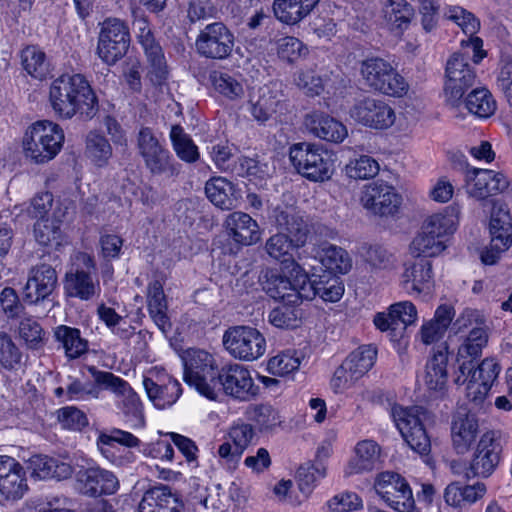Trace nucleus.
<instances>
[{
    "mask_svg": "<svg viewBox=\"0 0 512 512\" xmlns=\"http://www.w3.org/2000/svg\"><path fill=\"white\" fill-rule=\"evenodd\" d=\"M137 146L147 168L153 174H163L171 170V157L149 128H142L137 137Z\"/></svg>",
    "mask_w": 512,
    "mask_h": 512,
    "instance_id": "obj_22",
    "label": "nucleus"
},
{
    "mask_svg": "<svg viewBox=\"0 0 512 512\" xmlns=\"http://www.w3.org/2000/svg\"><path fill=\"white\" fill-rule=\"evenodd\" d=\"M226 232L236 243L252 245L261 237L257 222L244 212L230 213L224 222Z\"/></svg>",
    "mask_w": 512,
    "mask_h": 512,
    "instance_id": "obj_30",
    "label": "nucleus"
},
{
    "mask_svg": "<svg viewBox=\"0 0 512 512\" xmlns=\"http://www.w3.org/2000/svg\"><path fill=\"white\" fill-rule=\"evenodd\" d=\"M301 356L293 350H286L271 357L267 362V370L275 376H287L298 370Z\"/></svg>",
    "mask_w": 512,
    "mask_h": 512,
    "instance_id": "obj_49",
    "label": "nucleus"
},
{
    "mask_svg": "<svg viewBox=\"0 0 512 512\" xmlns=\"http://www.w3.org/2000/svg\"><path fill=\"white\" fill-rule=\"evenodd\" d=\"M133 29L135 30L148 58V76L152 82L159 84L167 75L162 49L157 43H155L146 19H136L133 23Z\"/></svg>",
    "mask_w": 512,
    "mask_h": 512,
    "instance_id": "obj_23",
    "label": "nucleus"
},
{
    "mask_svg": "<svg viewBox=\"0 0 512 512\" xmlns=\"http://www.w3.org/2000/svg\"><path fill=\"white\" fill-rule=\"evenodd\" d=\"M409 90V84L399 72L391 66L384 80L376 91L391 97H403Z\"/></svg>",
    "mask_w": 512,
    "mask_h": 512,
    "instance_id": "obj_59",
    "label": "nucleus"
},
{
    "mask_svg": "<svg viewBox=\"0 0 512 512\" xmlns=\"http://www.w3.org/2000/svg\"><path fill=\"white\" fill-rule=\"evenodd\" d=\"M490 244L481 253V260L488 265L495 264L501 254L512 245V226L489 230Z\"/></svg>",
    "mask_w": 512,
    "mask_h": 512,
    "instance_id": "obj_41",
    "label": "nucleus"
},
{
    "mask_svg": "<svg viewBox=\"0 0 512 512\" xmlns=\"http://www.w3.org/2000/svg\"><path fill=\"white\" fill-rule=\"evenodd\" d=\"M376 493L393 509L410 512L414 507L412 490L397 473L384 471L376 475L373 484Z\"/></svg>",
    "mask_w": 512,
    "mask_h": 512,
    "instance_id": "obj_14",
    "label": "nucleus"
},
{
    "mask_svg": "<svg viewBox=\"0 0 512 512\" xmlns=\"http://www.w3.org/2000/svg\"><path fill=\"white\" fill-rule=\"evenodd\" d=\"M384 462L381 445L373 439L358 441L351 452V456L343 468L345 477L371 473L380 468Z\"/></svg>",
    "mask_w": 512,
    "mask_h": 512,
    "instance_id": "obj_17",
    "label": "nucleus"
},
{
    "mask_svg": "<svg viewBox=\"0 0 512 512\" xmlns=\"http://www.w3.org/2000/svg\"><path fill=\"white\" fill-rule=\"evenodd\" d=\"M508 185L507 177L503 173L494 170L474 168L466 174L467 193L477 200H484L502 192Z\"/></svg>",
    "mask_w": 512,
    "mask_h": 512,
    "instance_id": "obj_21",
    "label": "nucleus"
},
{
    "mask_svg": "<svg viewBox=\"0 0 512 512\" xmlns=\"http://www.w3.org/2000/svg\"><path fill=\"white\" fill-rule=\"evenodd\" d=\"M295 84L309 96L320 95L324 90V82L313 69L299 70L295 76Z\"/></svg>",
    "mask_w": 512,
    "mask_h": 512,
    "instance_id": "obj_62",
    "label": "nucleus"
},
{
    "mask_svg": "<svg viewBox=\"0 0 512 512\" xmlns=\"http://www.w3.org/2000/svg\"><path fill=\"white\" fill-rule=\"evenodd\" d=\"M461 209L458 205H450L443 210L425 218L421 228L441 240H446L458 227Z\"/></svg>",
    "mask_w": 512,
    "mask_h": 512,
    "instance_id": "obj_31",
    "label": "nucleus"
},
{
    "mask_svg": "<svg viewBox=\"0 0 512 512\" xmlns=\"http://www.w3.org/2000/svg\"><path fill=\"white\" fill-rule=\"evenodd\" d=\"M359 203L374 216L389 217L398 213L402 197L392 184L379 179L362 186Z\"/></svg>",
    "mask_w": 512,
    "mask_h": 512,
    "instance_id": "obj_12",
    "label": "nucleus"
},
{
    "mask_svg": "<svg viewBox=\"0 0 512 512\" xmlns=\"http://www.w3.org/2000/svg\"><path fill=\"white\" fill-rule=\"evenodd\" d=\"M487 493V486L483 482L471 485H462L459 482L450 483L444 490V500L447 505L460 508L464 504H474Z\"/></svg>",
    "mask_w": 512,
    "mask_h": 512,
    "instance_id": "obj_35",
    "label": "nucleus"
},
{
    "mask_svg": "<svg viewBox=\"0 0 512 512\" xmlns=\"http://www.w3.org/2000/svg\"><path fill=\"white\" fill-rule=\"evenodd\" d=\"M316 259L326 271L333 274H345L352 267V260L347 251L331 244L321 246L316 253Z\"/></svg>",
    "mask_w": 512,
    "mask_h": 512,
    "instance_id": "obj_40",
    "label": "nucleus"
},
{
    "mask_svg": "<svg viewBox=\"0 0 512 512\" xmlns=\"http://www.w3.org/2000/svg\"><path fill=\"white\" fill-rule=\"evenodd\" d=\"M391 64L381 58H370L361 64V76L367 86L377 90L387 73L390 72Z\"/></svg>",
    "mask_w": 512,
    "mask_h": 512,
    "instance_id": "obj_51",
    "label": "nucleus"
},
{
    "mask_svg": "<svg viewBox=\"0 0 512 512\" xmlns=\"http://www.w3.org/2000/svg\"><path fill=\"white\" fill-rule=\"evenodd\" d=\"M195 45L198 53L205 57L224 59L233 50L234 35L223 23L215 22L200 31Z\"/></svg>",
    "mask_w": 512,
    "mask_h": 512,
    "instance_id": "obj_16",
    "label": "nucleus"
},
{
    "mask_svg": "<svg viewBox=\"0 0 512 512\" xmlns=\"http://www.w3.org/2000/svg\"><path fill=\"white\" fill-rule=\"evenodd\" d=\"M76 486L82 494L88 496L110 495L118 490L119 481L110 471L89 468L77 473Z\"/></svg>",
    "mask_w": 512,
    "mask_h": 512,
    "instance_id": "obj_25",
    "label": "nucleus"
},
{
    "mask_svg": "<svg viewBox=\"0 0 512 512\" xmlns=\"http://www.w3.org/2000/svg\"><path fill=\"white\" fill-rule=\"evenodd\" d=\"M479 433L477 418L472 414L458 413L452 424V442L458 453H465Z\"/></svg>",
    "mask_w": 512,
    "mask_h": 512,
    "instance_id": "obj_34",
    "label": "nucleus"
},
{
    "mask_svg": "<svg viewBox=\"0 0 512 512\" xmlns=\"http://www.w3.org/2000/svg\"><path fill=\"white\" fill-rule=\"evenodd\" d=\"M457 323L463 327L475 325L457 353L459 368L454 381L456 384H464L467 381L466 373H471V363L480 356L483 347L487 344L488 336L484 328L485 316L478 310H465L458 318Z\"/></svg>",
    "mask_w": 512,
    "mask_h": 512,
    "instance_id": "obj_6",
    "label": "nucleus"
},
{
    "mask_svg": "<svg viewBox=\"0 0 512 512\" xmlns=\"http://www.w3.org/2000/svg\"><path fill=\"white\" fill-rule=\"evenodd\" d=\"M22 65L26 72L36 79H43L48 74L45 53L36 46L26 47L21 54Z\"/></svg>",
    "mask_w": 512,
    "mask_h": 512,
    "instance_id": "obj_50",
    "label": "nucleus"
},
{
    "mask_svg": "<svg viewBox=\"0 0 512 512\" xmlns=\"http://www.w3.org/2000/svg\"><path fill=\"white\" fill-rule=\"evenodd\" d=\"M143 386L149 399L160 409L174 404L181 394L180 384L159 370L149 371L144 376Z\"/></svg>",
    "mask_w": 512,
    "mask_h": 512,
    "instance_id": "obj_19",
    "label": "nucleus"
},
{
    "mask_svg": "<svg viewBox=\"0 0 512 512\" xmlns=\"http://www.w3.org/2000/svg\"><path fill=\"white\" fill-rule=\"evenodd\" d=\"M391 416L408 445L419 454H427L431 443L425 426L430 415L421 407L394 405Z\"/></svg>",
    "mask_w": 512,
    "mask_h": 512,
    "instance_id": "obj_10",
    "label": "nucleus"
},
{
    "mask_svg": "<svg viewBox=\"0 0 512 512\" xmlns=\"http://www.w3.org/2000/svg\"><path fill=\"white\" fill-rule=\"evenodd\" d=\"M326 465L323 463H313L307 467H301L298 472L299 489L304 497H307L321 479L326 476Z\"/></svg>",
    "mask_w": 512,
    "mask_h": 512,
    "instance_id": "obj_58",
    "label": "nucleus"
},
{
    "mask_svg": "<svg viewBox=\"0 0 512 512\" xmlns=\"http://www.w3.org/2000/svg\"><path fill=\"white\" fill-rule=\"evenodd\" d=\"M49 104L62 119L74 116L91 118L97 98L89 82L80 74H65L56 78L49 87Z\"/></svg>",
    "mask_w": 512,
    "mask_h": 512,
    "instance_id": "obj_2",
    "label": "nucleus"
},
{
    "mask_svg": "<svg viewBox=\"0 0 512 512\" xmlns=\"http://www.w3.org/2000/svg\"><path fill=\"white\" fill-rule=\"evenodd\" d=\"M361 256L372 270H392L396 267V257L382 246H369L363 249Z\"/></svg>",
    "mask_w": 512,
    "mask_h": 512,
    "instance_id": "obj_52",
    "label": "nucleus"
},
{
    "mask_svg": "<svg viewBox=\"0 0 512 512\" xmlns=\"http://www.w3.org/2000/svg\"><path fill=\"white\" fill-rule=\"evenodd\" d=\"M76 268L66 275V289L71 296L88 300L96 293L97 286L90 277L94 268L93 258L85 253H79L75 258Z\"/></svg>",
    "mask_w": 512,
    "mask_h": 512,
    "instance_id": "obj_24",
    "label": "nucleus"
},
{
    "mask_svg": "<svg viewBox=\"0 0 512 512\" xmlns=\"http://www.w3.org/2000/svg\"><path fill=\"white\" fill-rule=\"evenodd\" d=\"M28 463L31 475L42 480H64L69 478L73 473V469L69 463L53 457L34 455L29 459Z\"/></svg>",
    "mask_w": 512,
    "mask_h": 512,
    "instance_id": "obj_33",
    "label": "nucleus"
},
{
    "mask_svg": "<svg viewBox=\"0 0 512 512\" xmlns=\"http://www.w3.org/2000/svg\"><path fill=\"white\" fill-rule=\"evenodd\" d=\"M22 354L12 337L0 331V364L6 369H14L21 362Z\"/></svg>",
    "mask_w": 512,
    "mask_h": 512,
    "instance_id": "obj_61",
    "label": "nucleus"
},
{
    "mask_svg": "<svg viewBox=\"0 0 512 512\" xmlns=\"http://www.w3.org/2000/svg\"><path fill=\"white\" fill-rule=\"evenodd\" d=\"M305 125L315 137L332 143H342L348 136V129L342 122L323 113L307 115Z\"/></svg>",
    "mask_w": 512,
    "mask_h": 512,
    "instance_id": "obj_28",
    "label": "nucleus"
},
{
    "mask_svg": "<svg viewBox=\"0 0 512 512\" xmlns=\"http://www.w3.org/2000/svg\"><path fill=\"white\" fill-rule=\"evenodd\" d=\"M211 79L215 91L228 99H238L244 94L242 83L227 73L214 72Z\"/></svg>",
    "mask_w": 512,
    "mask_h": 512,
    "instance_id": "obj_57",
    "label": "nucleus"
},
{
    "mask_svg": "<svg viewBox=\"0 0 512 512\" xmlns=\"http://www.w3.org/2000/svg\"><path fill=\"white\" fill-rule=\"evenodd\" d=\"M379 171V162L372 156L365 154L349 159L343 168L345 176L355 181L373 179Z\"/></svg>",
    "mask_w": 512,
    "mask_h": 512,
    "instance_id": "obj_43",
    "label": "nucleus"
},
{
    "mask_svg": "<svg viewBox=\"0 0 512 512\" xmlns=\"http://www.w3.org/2000/svg\"><path fill=\"white\" fill-rule=\"evenodd\" d=\"M29 489L25 470L0 483V498L6 502H16L24 497Z\"/></svg>",
    "mask_w": 512,
    "mask_h": 512,
    "instance_id": "obj_54",
    "label": "nucleus"
},
{
    "mask_svg": "<svg viewBox=\"0 0 512 512\" xmlns=\"http://www.w3.org/2000/svg\"><path fill=\"white\" fill-rule=\"evenodd\" d=\"M403 281L410 283L411 290L417 294H430L434 287L432 263L426 259H419L406 266Z\"/></svg>",
    "mask_w": 512,
    "mask_h": 512,
    "instance_id": "obj_36",
    "label": "nucleus"
},
{
    "mask_svg": "<svg viewBox=\"0 0 512 512\" xmlns=\"http://www.w3.org/2000/svg\"><path fill=\"white\" fill-rule=\"evenodd\" d=\"M170 138L177 156L187 162L193 163L199 159L198 147L182 127L175 125L170 132Z\"/></svg>",
    "mask_w": 512,
    "mask_h": 512,
    "instance_id": "obj_48",
    "label": "nucleus"
},
{
    "mask_svg": "<svg viewBox=\"0 0 512 512\" xmlns=\"http://www.w3.org/2000/svg\"><path fill=\"white\" fill-rule=\"evenodd\" d=\"M63 129L55 122L39 120L27 127L22 138L25 158L36 164H44L56 157L64 143Z\"/></svg>",
    "mask_w": 512,
    "mask_h": 512,
    "instance_id": "obj_5",
    "label": "nucleus"
},
{
    "mask_svg": "<svg viewBox=\"0 0 512 512\" xmlns=\"http://www.w3.org/2000/svg\"><path fill=\"white\" fill-rule=\"evenodd\" d=\"M182 359L185 381L208 399H216L217 362L214 355L203 349L191 348L184 352Z\"/></svg>",
    "mask_w": 512,
    "mask_h": 512,
    "instance_id": "obj_8",
    "label": "nucleus"
},
{
    "mask_svg": "<svg viewBox=\"0 0 512 512\" xmlns=\"http://www.w3.org/2000/svg\"><path fill=\"white\" fill-rule=\"evenodd\" d=\"M448 351L446 347L434 350L428 359L422 376L427 390L436 395H442L448 385Z\"/></svg>",
    "mask_w": 512,
    "mask_h": 512,
    "instance_id": "obj_27",
    "label": "nucleus"
},
{
    "mask_svg": "<svg viewBox=\"0 0 512 512\" xmlns=\"http://www.w3.org/2000/svg\"><path fill=\"white\" fill-rule=\"evenodd\" d=\"M129 46V31L126 25L118 19L106 20L101 28L97 54L108 65L115 64L127 52Z\"/></svg>",
    "mask_w": 512,
    "mask_h": 512,
    "instance_id": "obj_15",
    "label": "nucleus"
},
{
    "mask_svg": "<svg viewBox=\"0 0 512 512\" xmlns=\"http://www.w3.org/2000/svg\"><path fill=\"white\" fill-rule=\"evenodd\" d=\"M289 157L298 173L311 181L322 182L333 174L331 156L321 145L307 142L294 144Z\"/></svg>",
    "mask_w": 512,
    "mask_h": 512,
    "instance_id": "obj_9",
    "label": "nucleus"
},
{
    "mask_svg": "<svg viewBox=\"0 0 512 512\" xmlns=\"http://www.w3.org/2000/svg\"><path fill=\"white\" fill-rule=\"evenodd\" d=\"M320 0H274L273 13L282 23L294 25L308 16Z\"/></svg>",
    "mask_w": 512,
    "mask_h": 512,
    "instance_id": "obj_37",
    "label": "nucleus"
},
{
    "mask_svg": "<svg viewBox=\"0 0 512 512\" xmlns=\"http://www.w3.org/2000/svg\"><path fill=\"white\" fill-rule=\"evenodd\" d=\"M502 448L496 434L492 431L484 433L473 453L469 471L473 476L488 477L500 461Z\"/></svg>",
    "mask_w": 512,
    "mask_h": 512,
    "instance_id": "obj_20",
    "label": "nucleus"
},
{
    "mask_svg": "<svg viewBox=\"0 0 512 512\" xmlns=\"http://www.w3.org/2000/svg\"><path fill=\"white\" fill-rule=\"evenodd\" d=\"M224 349L235 359L252 362L266 352V339L255 327L236 325L228 328L222 337Z\"/></svg>",
    "mask_w": 512,
    "mask_h": 512,
    "instance_id": "obj_11",
    "label": "nucleus"
},
{
    "mask_svg": "<svg viewBox=\"0 0 512 512\" xmlns=\"http://www.w3.org/2000/svg\"><path fill=\"white\" fill-rule=\"evenodd\" d=\"M377 351L372 346H361L351 352L343 361L361 378L372 368Z\"/></svg>",
    "mask_w": 512,
    "mask_h": 512,
    "instance_id": "obj_53",
    "label": "nucleus"
},
{
    "mask_svg": "<svg viewBox=\"0 0 512 512\" xmlns=\"http://www.w3.org/2000/svg\"><path fill=\"white\" fill-rule=\"evenodd\" d=\"M218 382L226 395L240 400H249L258 391L249 369L238 363L224 366L218 373Z\"/></svg>",
    "mask_w": 512,
    "mask_h": 512,
    "instance_id": "obj_18",
    "label": "nucleus"
},
{
    "mask_svg": "<svg viewBox=\"0 0 512 512\" xmlns=\"http://www.w3.org/2000/svg\"><path fill=\"white\" fill-rule=\"evenodd\" d=\"M205 194L213 205L223 210L238 207L241 199L240 189L222 176L212 177L206 182Z\"/></svg>",
    "mask_w": 512,
    "mask_h": 512,
    "instance_id": "obj_29",
    "label": "nucleus"
},
{
    "mask_svg": "<svg viewBox=\"0 0 512 512\" xmlns=\"http://www.w3.org/2000/svg\"><path fill=\"white\" fill-rule=\"evenodd\" d=\"M446 17L453 21L462 31L471 38H476L474 35L480 28L479 20L471 12L459 6L448 7L445 13Z\"/></svg>",
    "mask_w": 512,
    "mask_h": 512,
    "instance_id": "obj_55",
    "label": "nucleus"
},
{
    "mask_svg": "<svg viewBox=\"0 0 512 512\" xmlns=\"http://www.w3.org/2000/svg\"><path fill=\"white\" fill-rule=\"evenodd\" d=\"M279 103L278 91L270 86H263L251 93L249 111L256 121L265 122L276 112Z\"/></svg>",
    "mask_w": 512,
    "mask_h": 512,
    "instance_id": "obj_38",
    "label": "nucleus"
},
{
    "mask_svg": "<svg viewBox=\"0 0 512 512\" xmlns=\"http://www.w3.org/2000/svg\"><path fill=\"white\" fill-rule=\"evenodd\" d=\"M255 436L252 425L247 423H236L228 431L227 439L235 446L236 452H243L252 443Z\"/></svg>",
    "mask_w": 512,
    "mask_h": 512,
    "instance_id": "obj_64",
    "label": "nucleus"
},
{
    "mask_svg": "<svg viewBox=\"0 0 512 512\" xmlns=\"http://www.w3.org/2000/svg\"><path fill=\"white\" fill-rule=\"evenodd\" d=\"M272 219L278 233L266 240L264 248L272 259L280 263V271L267 270L261 277L263 289L267 293L273 279H286L291 283L293 278L305 277V270L296 262L294 251L305 246L309 234L307 222L292 205L277 206Z\"/></svg>",
    "mask_w": 512,
    "mask_h": 512,
    "instance_id": "obj_1",
    "label": "nucleus"
},
{
    "mask_svg": "<svg viewBox=\"0 0 512 512\" xmlns=\"http://www.w3.org/2000/svg\"><path fill=\"white\" fill-rule=\"evenodd\" d=\"M183 503L167 486L154 487L143 495L138 512H177Z\"/></svg>",
    "mask_w": 512,
    "mask_h": 512,
    "instance_id": "obj_32",
    "label": "nucleus"
},
{
    "mask_svg": "<svg viewBox=\"0 0 512 512\" xmlns=\"http://www.w3.org/2000/svg\"><path fill=\"white\" fill-rule=\"evenodd\" d=\"M350 116L357 123L374 130H388L392 127L397 132L408 133L410 125L397 118L394 108L386 101L366 97L357 101L350 110Z\"/></svg>",
    "mask_w": 512,
    "mask_h": 512,
    "instance_id": "obj_7",
    "label": "nucleus"
},
{
    "mask_svg": "<svg viewBox=\"0 0 512 512\" xmlns=\"http://www.w3.org/2000/svg\"><path fill=\"white\" fill-rule=\"evenodd\" d=\"M54 336L63 345L69 358H77L87 351V341L76 328L60 325L55 328Z\"/></svg>",
    "mask_w": 512,
    "mask_h": 512,
    "instance_id": "obj_45",
    "label": "nucleus"
},
{
    "mask_svg": "<svg viewBox=\"0 0 512 512\" xmlns=\"http://www.w3.org/2000/svg\"><path fill=\"white\" fill-rule=\"evenodd\" d=\"M56 418L62 428L78 431L88 425L86 415L74 406H67L56 411Z\"/></svg>",
    "mask_w": 512,
    "mask_h": 512,
    "instance_id": "obj_63",
    "label": "nucleus"
},
{
    "mask_svg": "<svg viewBox=\"0 0 512 512\" xmlns=\"http://www.w3.org/2000/svg\"><path fill=\"white\" fill-rule=\"evenodd\" d=\"M383 13L391 27L399 30L406 29L414 16V10L406 0H388Z\"/></svg>",
    "mask_w": 512,
    "mask_h": 512,
    "instance_id": "obj_47",
    "label": "nucleus"
},
{
    "mask_svg": "<svg viewBox=\"0 0 512 512\" xmlns=\"http://www.w3.org/2000/svg\"><path fill=\"white\" fill-rule=\"evenodd\" d=\"M344 293V286L338 278L327 280H310L305 272V277L293 278V282L286 279H273L268 286V294L276 299L289 304H297L300 300H312L316 296L327 302H337Z\"/></svg>",
    "mask_w": 512,
    "mask_h": 512,
    "instance_id": "obj_4",
    "label": "nucleus"
},
{
    "mask_svg": "<svg viewBox=\"0 0 512 512\" xmlns=\"http://www.w3.org/2000/svg\"><path fill=\"white\" fill-rule=\"evenodd\" d=\"M74 210L69 199L60 200L50 217L37 219L33 226L35 241L48 252L58 250L67 240L62 228L63 219Z\"/></svg>",
    "mask_w": 512,
    "mask_h": 512,
    "instance_id": "obj_13",
    "label": "nucleus"
},
{
    "mask_svg": "<svg viewBox=\"0 0 512 512\" xmlns=\"http://www.w3.org/2000/svg\"><path fill=\"white\" fill-rule=\"evenodd\" d=\"M85 156L98 167L105 166L112 157V147L98 131H90L85 141Z\"/></svg>",
    "mask_w": 512,
    "mask_h": 512,
    "instance_id": "obj_44",
    "label": "nucleus"
},
{
    "mask_svg": "<svg viewBox=\"0 0 512 512\" xmlns=\"http://www.w3.org/2000/svg\"><path fill=\"white\" fill-rule=\"evenodd\" d=\"M446 248V240H441L421 228L411 240L408 251L412 257L426 259L441 255Z\"/></svg>",
    "mask_w": 512,
    "mask_h": 512,
    "instance_id": "obj_39",
    "label": "nucleus"
},
{
    "mask_svg": "<svg viewBox=\"0 0 512 512\" xmlns=\"http://www.w3.org/2000/svg\"><path fill=\"white\" fill-rule=\"evenodd\" d=\"M467 110L480 118H488L496 110V102L486 88L472 90L465 99Z\"/></svg>",
    "mask_w": 512,
    "mask_h": 512,
    "instance_id": "obj_46",
    "label": "nucleus"
},
{
    "mask_svg": "<svg viewBox=\"0 0 512 512\" xmlns=\"http://www.w3.org/2000/svg\"><path fill=\"white\" fill-rule=\"evenodd\" d=\"M57 285L56 271L47 264L37 265L29 271L23 296L29 303L46 299Z\"/></svg>",
    "mask_w": 512,
    "mask_h": 512,
    "instance_id": "obj_26",
    "label": "nucleus"
},
{
    "mask_svg": "<svg viewBox=\"0 0 512 512\" xmlns=\"http://www.w3.org/2000/svg\"><path fill=\"white\" fill-rule=\"evenodd\" d=\"M483 42L480 38H471L461 41V49L450 55L445 67L444 96L449 105L459 116L461 114L462 98L465 91L476 80L474 67L470 64V54L473 53L474 62L478 63L485 57L482 50Z\"/></svg>",
    "mask_w": 512,
    "mask_h": 512,
    "instance_id": "obj_3",
    "label": "nucleus"
},
{
    "mask_svg": "<svg viewBox=\"0 0 512 512\" xmlns=\"http://www.w3.org/2000/svg\"><path fill=\"white\" fill-rule=\"evenodd\" d=\"M360 380L361 377L342 362L330 380V388L335 394H345L355 388Z\"/></svg>",
    "mask_w": 512,
    "mask_h": 512,
    "instance_id": "obj_56",
    "label": "nucleus"
},
{
    "mask_svg": "<svg viewBox=\"0 0 512 512\" xmlns=\"http://www.w3.org/2000/svg\"><path fill=\"white\" fill-rule=\"evenodd\" d=\"M148 310L156 325L165 330L168 325L167 302L163 291V282L152 281L148 286L147 293Z\"/></svg>",
    "mask_w": 512,
    "mask_h": 512,
    "instance_id": "obj_42",
    "label": "nucleus"
},
{
    "mask_svg": "<svg viewBox=\"0 0 512 512\" xmlns=\"http://www.w3.org/2000/svg\"><path fill=\"white\" fill-rule=\"evenodd\" d=\"M251 419L256 423L260 431L272 430L281 424L279 412L267 404L253 407Z\"/></svg>",
    "mask_w": 512,
    "mask_h": 512,
    "instance_id": "obj_60",
    "label": "nucleus"
}]
</instances>
